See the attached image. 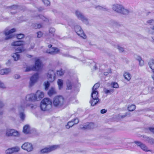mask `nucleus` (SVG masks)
I'll return each mask as SVG.
<instances>
[{
	"instance_id": "obj_1",
	"label": "nucleus",
	"mask_w": 154,
	"mask_h": 154,
	"mask_svg": "<svg viewBox=\"0 0 154 154\" xmlns=\"http://www.w3.org/2000/svg\"><path fill=\"white\" fill-rule=\"evenodd\" d=\"M24 42L23 41H18L13 42L11 45L14 46H19L15 49L16 53H14L12 57L15 61L18 60L20 58V55L18 53H21L24 51V49L23 46Z\"/></svg>"
},
{
	"instance_id": "obj_2",
	"label": "nucleus",
	"mask_w": 154,
	"mask_h": 154,
	"mask_svg": "<svg viewBox=\"0 0 154 154\" xmlns=\"http://www.w3.org/2000/svg\"><path fill=\"white\" fill-rule=\"evenodd\" d=\"M44 96V93L40 90H38L35 94H30L26 95V102H35L40 100Z\"/></svg>"
},
{
	"instance_id": "obj_3",
	"label": "nucleus",
	"mask_w": 154,
	"mask_h": 154,
	"mask_svg": "<svg viewBox=\"0 0 154 154\" xmlns=\"http://www.w3.org/2000/svg\"><path fill=\"white\" fill-rule=\"evenodd\" d=\"M43 66V65L41 61L39 58L36 59L35 61V65L31 67H26L25 72L31 71H39L41 70Z\"/></svg>"
},
{
	"instance_id": "obj_4",
	"label": "nucleus",
	"mask_w": 154,
	"mask_h": 154,
	"mask_svg": "<svg viewBox=\"0 0 154 154\" xmlns=\"http://www.w3.org/2000/svg\"><path fill=\"white\" fill-rule=\"evenodd\" d=\"M52 105V101L50 99L45 98L41 101L40 107L41 110L45 111L49 109V107L51 106Z\"/></svg>"
},
{
	"instance_id": "obj_5",
	"label": "nucleus",
	"mask_w": 154,
	"mask_h": 154,
	"mask_svg": "<svg viewBox=\"0 0 154 154\" xmlns=\"http://www.w3.org/2000/svg\"><path fill=\"white\" fill-rule=\"evenodd\" d=\"M64 99L61 95L55 96L53 99V103L56 107H59L62 106L64 104Z\"/></svg>"
},
{
	"instance_id": "obj_6",
	"label": "nucleus",
	"mask_w": 154,
	"mask_h": 154,
	"mask_svg": "<svg viewBox=\"0 0 154 154\" xmlns=\"http://www.w3.org/2000/svg\"><path fill=\"white\" fill-rule=\"evenodd\" d=\"M113 8L115 11L123 14H127L129 12L128 10L125 9L122 5H114Z\"/></svg>"
},
{
	"instance_id": "obj_7",
	"label": "nucleus",
	"mask_w": 154,
	"mask_h": 154,
	"mask_svg": "<svg viewBox=\"0 0 154 154\" xmlns=\"http://www.w3.org/2000/svg\"><path fill=\"white\" fill-rule=\"evenodd\" d=\"M75 32L77 34L83 39H86L87 36L84 33L81 27L79 26H76L74 27Z\"/></svg>"
},
{
	"instance_id": "obj_8",
	"label": "nucleus",
	"mask_w": 154,
	"mask_h": 154,
	"mask_svg": "<svg viewBox=\"0 0 154 154\" xmlns=\"http://www.w3.org/2000/svg\"><path fill=\"white\" fill-rule=\"evenodd\" d=\"M52 45L51 44L48 45V48H51V50L49 49H47L46 51V53L51 55H54L60 53V50L59 49L55 47H52Z\"/></svg>"
},
{
	"instance_id": "obj_9",
	"label": "nucleus",
	"mask_w": 154,
	"mask_h": 154,
	"mask_svg": "<svg viewBox=\"0 0 154 154\" xmlns=\"http://www.w3.org/2000/svg\"><path fill=\"white\" fill-rule=\"evenodd\" d=\"M6 135L8 137H18L20 134L18 131L14 129H7Z\"/></svg>"
},
{
	"instance_id": "obj_10",
	"label": "nucleus",
	"mask_w": 154,
	"mask_h": 154,
	"mask_svg": "<svg viewBox=\"0 0 154 154\" xmlns=\"http://www.w3.org/2000/svg\"><path fill=\"white\" fill-rule=\"evenodd\" d=\"M57 146L56 145H53L49 146L48 147H45L40 151L41 153H48L54 150L57 149Z\"/></svg>"
},
{
	"instance_id": "obj_11",
	"label": "nucleus",
	"mask_w": 154,
	"mask_h": 154,
	"mask_svg": "<svg viewBox=\"0 0 154 154\" xmlns=\"http://www.w3.org/2000/svg\"><path fill=\"white\" fill-rule=\"evenodd\" d=\"M16 30L14 28H13L9 30H7L5 31L4 34L6 36L5 39L7 40L11 38L13 36L12 33L15 32Z\"/></svg>"
},
{
	"instance_id": "obj_12",
	"label": "nucleus",
	"mask_w": 154,
	"mask_h": 154,
	"mask_svg": "<svg viewBox=\"0 0 154 154\" xmlns=\"http://www.w3.org/2000/svg\"><path fill=\"white\" fill-rule=\"evenodd\" d=\"M134 143L136 144L138 146L140 147L145 152L151 151V150L148 149L147 147L145 144L140 142L134 141Z\"/></svg>"
},
{
	"instance_id": "obj_13",
	"label": "nucleus",
	"mask_w": 154,
	"mask_h": 154,
	"mask_svg": "<svg viewBox=\"0 0 154 154\" xmlns=\"http://www.w3.org/2000/svg\"><path fill=\"white\" fill-rule=\"evenodd\" d=\"M21 147L23 149L28 152L31 151L33 149L32 145L31 143L28 142L24 143L22 145Z\"/></svg>"
},
{
	"instance_id": "obj_14",
	"label": "nucleus",
	"mask_w": 154,
	"mask_h": 154,
	"mask_svg": "<svg viewBox=\"0 0 154 154\" xmlns=\"http://www.w3.org/2000/svg\"><path fill=\"white\" fill-rule=\"evenodd\" d=\"M39 78L38 74L36 73L34 74L30 78L29 85L32 86L38 80Z\"/></svg>"
},
{
	"instance_id": "obj_15",
	"label": "nucleus",
	"mask_w": 154,
	"mask_h": 154,
	"mask_svg": "<svg viewBox=\"0 0 154 154\" xmlns=\"http://www.w3.org/2000/svg\"><path fill=\"white\" fill-rule=\"evenodd\" d=\"M20 150V148L18 147H14L9 148L6 150V153L7 154H11L14 152H16L19 151Z\"/></svg>"
},
{
	"instance_id": "obj_16",
	"label": "nucleus",
	"mask_w": 154,
	"mask_h": 154,
	"mask_svg": "<svg viewBox=\"0 0 154 154\" xmlns=\"http://www.w3.org/2000/svg\"><path fill=\"white\" fill-rule=\"evenodd\" d=\"M75 13L78 18L81 20L82 21L85 22L88 21L87 19L78 11H76Z\"/></svg>"
},
{
	"instance_id": "obj_17",
	"label": "nucleus",
	"mask_w": 154,
	"mask_h": 154,
	"mask_svg": "<svg viewBox=\"0 0 154 154\" xmlns=\"http://www.w3.org/2000/svg\"><path fill=\"white\" fill-rule=\"evenodd\" d=\"M91 97L92 98V99L90 101V103H91V106H94L96 105L99 101V99H97V97L95 96L91 95Z\"/></svg>"
},
{
	"instance_id": "obj_18",
	"label": "nucleus",
	"mask_w": 154,
	"mask_h": 154,
	"mask_svg": "<svg viewBox=\"0 0 154 154\" xmlns=\"http://www.w3.org/2000/svg\"><path fill=\"white\" fill-rule=\"evenodd\" d=\"M26 103V102H25L23 104L21 105L20 107L21 109L23 110L25 108L29 107H30L31 109H33L35 106L32 104Z\"/></svg>"
},
{
	"instance_id": "obj_19",
	"label": "nucleus",
	"mask_w": 154,
	"mask_h": 154,
	"mask_svg": "<svg viewBox=\"0 0 154 154\" xmlns=\"http://www.w3.org/2000/svg\"><path fill=\"white\" fill-rule=\"evenodd\" d=\"M34 17L36 19H42L43 21L46 22H48L49 21V20L48 18L44 16L41 15L39 14L37 15H35Z\"/></svg>"
},
{
	"instance_id": "obj_20",
	"label": "nucleus",
	"mask_w": 154,
	"mask_h": 154,
	"mask_svg": "<svg viewBox=\"0 0 154 154\" xmlns=\"http://www.w3.org/2000/svg\"><path fill=\"white\" fill-rule=\"evenodd\" d=\"M100 84L99 83H96L93 86L92 88V91L91 94L93 95L94 94H97V89L99 87Z\"/></svg>"
},
{
	"instance_id": "obj_21",
	"label": "nucleus",
	"mask_w": 154,
	"mask_h": 154,
	"mask_svg": "<svg viewBox=\"0 0 154 154\" xmlns=\"http://www.w3.org/2000/svg\"><path fill=\"white\" fill-rule=\"evenodd\" d=\"M48 94L49 96H51L56 94H57V92L54 88L51 87L48 91Z\"/></svg>"
},
{
	"instance_id": "obj_22",
	"label": "nucleus",
	"mask_w": 154,
	"mask_h": 154,
	"mask_svg": "<svg viewBox=\"0 0 154 154\" xmlns=\"http://www.w3.org/2000/svg\"><path fill=\"white\" fill-rule=\"evenodd\" d=\"M148 65L154 73V59H151L148 63Z\"/></svg>"
},
{
	"instance_id": "obj_23",
	"label": "nucleus",
	"mask_w": 154,
	"mask_h": 154,
	"mask_svg": "<svg viewBox=\"0 0 154 154\" xmlns=\"http://www.w3.org/2000/svg\"><path fill=\"white\" fill-rule=\"evenodd\" d=\"M23 131L26 134L29 133L30 131V127L28 125H26L24 126L23 128Z\"/></svg>"
},
{
	"instance_id": "obj_24",
	"label": "nucleus",
	"mask_w": 154,
	"mask_h": 154,
	"mask_svg": "<svg viewBox=\"0 0 154 154\" xmlns=\"http://www.w3.org/2000/svg\"><path fill=\"white\" fill-rule=\"evenodd\" d=\"M11 71L10 69H1L0 70V74L4 75L8 74Z\"/></svg>"
},
{
	"instance_id": "obj_25",
	"label": "nucleus",
	"mask_w": 154,
	"mask_h": 154,
	"mask_svg": "<svg viewBox=\"0 0 154 154\" xmlns=\"http://www.w3.org/2000/svg\"><path fill=\"white\" fill-rule=\"evenodd\" d=\"M124 76L125 79L128 81H129L131 79V75L128 72H125L124 74Z\"/></svg>"
},
{
	"instance_id": "obj_26",
	"label": "nucleus",
	"mask_w": 154,
	"mask_h": 154,
	"mask_svg": "<svg viewBox=\"0 0 154 154\" xmlns=\"http://www.w3.org/2000/svg\"><path fill=\"white\" fill-rule=\"evenodd\" d=\"M67 88L68 90L71 89L72 88V82L68 80L66 82Z\"/></svg>"
},
{
	"instance_id": "obj_27",
	"label": "nucleus",
	"mask_w": 154,
	"mask_h": 154,
	"mask_svg": "<svg viewBox=\"0 0 154 154\" xmlns=\"http://www.w3.org/2000/svg\"><path fill=\"white\" fill-rule=\"evenodd\" d=\"M136 106L134 104H131L129 105L128 107V109L129 111H133L136 109Z\"/></svg>"
},
{
	"instance_id": "obj_28",
	"label": "nucleus",
	"mask_w": 154,
	"mask_h": 154,
	"mask_svg": "<svg viewBox=\"0 0 154 154\" xmlns=\"http://www.w3.org/2000/svg\"><path fill=\"white\" fill-rule=\"evenodd\" d=\"M57 84L58 85L59 88L60 89L63 88V81L61 79H58L57 82Z\"/></svg>"
},
{
	"instance_id": "obj_29",
	"label": "nucleus",
	"mask_w": 154,
	"mask_h": 154,
	"mask_svg": "<svg viewBox=\"0 0 154 154\" xmlns=\"http://www.w3.org/2000/svg\"><path fill=\"white\" fill-rule=\"evenodd\" d=\"M33 27L35 29H39L42 27V25L40 23H35L33 25Z\"/></svg>"
},
{
	"instance_id": "obj_30",
	"label": "nucleus",
	"mask_w": 154,
	"mask_h": 154,
	"mask_svg": "<svg viewBox=\"0 0 154 154\" xmlns=\"http://www.w3.org/2000/svg\"><path fill=\"white\" fill-rule=\"evenodd\" d=\"M74 125V122L71 121L68 122L66 126V127L67 129H69L70 128L72 127Z\"/></svg>"
},
{
	"instance_id": "obj_31",
	"label": "nucleus",
	"mask_w": 154,
	"mask_h": 154,
	"mask_svg": "<svg viewBox=\"0 0 154 154\" xmlns=\"http://www.w3.org/2000/svg\"><path fill=\"white\" fill-rule=\"evenodd\" d=\"M103 91L106 94L112 93L114 92L113 89H111L110 90H108L106 88L104 89H103Z\"/></svg>"
},
{
	"instance_id": "obj_32",
	"label": "nucleus",
	"mask_w": 154,
	"mask_h": 154,
	"mask_svg": "<svg viewBox=\"0 0 154 154\" xmlns=\"http://www.w3.org/2000/svg\"><path fill=\"white\" fill-rule=\"evenodd\" d=\"M137 60L138 61L139 65L140 66H142L143 65L144 61L143 60H142L141 57L140 56H138Z\"/></svg>"
},
{
	"instance_id": "obj_33",
	"label": "nucleus",
	"mask_w": 154,
	"mask_h": 154,
	"mask_svg": "<svg viewBox=\"0 0 154 154\" xmlns=\"http://www.w3.org/2000/svg\"><path fill=\"white\" fill-rule=\"evenodd\" d=\"M44 85L45 86V90H48L50 85L49 83L47 81L46 82H44Z\"/></svg>"
},
{
	"instance_id": "obj_34",
	"label": "nucleus",
	"mask_w": 154,
	"mask_h": 154,
	"mask_svg": "<svg viewBox=\"0 0 154 154\" xmlns=\"http://www.w3.org/2000/svg\"><path fill=\"white\" fill-rule=\"evenodd\" d=\"M42 2L46 6H49L50 5V2L49 0H42Z\"/></svg>"
},
{
	"instance_id": "obj_35",
	"label": "nucleus",
	"mask_w": 154,
	"mask_h": 154,
	"mask_svg": "<svg viewBox=\"0 0 154 154\" xmlns=\"http://www.w3.org/2000/svg\"><path fill=\"white\" fill-rule=\"evenodd\" d=\"M24 37V35L23 34H19L16 35L17 38L18 39H21L23 38Z\"/></svg>"
},
{
	"instance_id": "obj_36",
	"label": "nucleus",
	"mask_w": 154,
	"mask_h": 154,
	"mask_svg": "<svg viewBox=\"0 0 154 154\" xmlns=\"http://www.w3.org/2000/svg\"><path fill=\"white\" fill-rule=\"evenodd\" d=\"M111 85H112V87L113 88H117L119 87L118 84L116 82H112Z\"/></svg>"
},
{
	"instance_id": "obj_37",
	"label": "nucleus",
	"mask_w": 154,
	"mask_h": 154,
	"mask_svg": "<svg viewBox=\"0 0 154 154\" xmlns=\"http://www.w3.org/2000/svg\"><path fill=\"white\" fill-rule=\"evenodd\" d=\"M147 140L148 143H150L151 144H152L154 143V140L153 139L148 137L147 138Z\"/></svg>"
},
{
	"instance_id": "obj_38",
	"label": "nucleus",
	"mask_w": 154,
	"mask_h": 154,
	"mask_svg": "<svg viewBox=\"0 0 154 154\" xmlns=\"http://www.w3.org/2000/svg\"><path fill=\"white\" fill-rule=\"evenodd\" d=\"M37 37L38 38H40L43 35V33L41 31H38L37 32Z\"/></svg>"
},
{
	"instance_id": "obj_39",
	"label": "nucleus",
	"mask_w": 154,
	"mask_h": 154,
	"mask_svg": "<svg viewBox=\"0 0 154 154\" xmlns=\"http://www.w3.org/2000/svg\"><path fill=\"white\" fill-rule=\"evenodd\" d=\"M112 72L111 69L109 68L108 70V72H105L104 75H107L111 73Z\"/></svg>"
},
{
	"instance_id": "obj_40",
	"label": "nucleus",
	"mask_w": 154,
	"mask_h": 154,
	"mask_svg": "<svg viewBox=\"0 0 154 154\" xmlns=\"http://www.w3.org/2000/svg\"><path fill=\"white\" fill-rule=\"evenodd\" d=\"M57 74L60 76H61L64 74V72L62 70H59L57 71Z\"/></svg>"
},
{
	"instance_id": "obj_41",
	"label": "nucleus",
	"mask_w": 154,
	"mask_h": 154,
	"mask_svg": "<svg viewBox=\"0 0 154 154\" xmlns=\"http://www.w3.org/2000/svg\"><path fill=\"white\" fill-rule=\"evenodd\" d=\"M72 122H74V125L77 124L79 122V120L78 119L76 118L72 120Z\"/></svg>"
},
{
	"instance_id": "obj_42",
	"label": "nucleus",
	"mask_w": 154,
	"mask_h": 154,
	"mask_svg": "<svg viewBox=\"0 0 154 154\" xmlns=\"http://www.w3.org/2000/svg\"><path fill=\"white\" fill-rule=\"evenodd\" d=\"M21 119L23 120L25 118V115L23 112H21L20 114Z\"/></svg>"
},
{
	"instance_id": "obj_43",
	"label": "nucleus",
	"mask_w": 154,
	"mask_h": 154,
	"mask_svg": "<svg viewBox=\"0 0 154 154\" xmlns=\"http://www.w3.org/2000/svg\"><path fill=\"white\" fill-rule=\"evenodd\" d=\"M118 49L120 52H123L124 51L123 48L119 46H118Z\"/></svg>"
},
{
	"instance_id": "obj_44",
	"label": "nucleus",
	"mask_w": 154,
	"mask_h": 154,
	"mask_svg": "<svg viewBox=\"0 0 154 154\" xmlns=\"http://www.w3.org/2000/svg\"><path fill=\"white\" fill-rule=\"evenodd\" d=\"M148 129L151 132L154 134V128L149 127Z\"/></svg>"
},
{
	"instance_id": "obj_45",
	"label": "nucleus",
	"mask_w": 154,
	"mask_h": 154,
	"mask_svg": "<svg viewBox=\"0 0 154 154\" xmlns=\"http://www.w3.org/2000/svg\"><path fill=\"white\" fill-rule=\"evenodd\" d=\"M0 88H5V86L3 83L0 81Z\"/></svg>"
},
{
	"instance_id": "obj_46",
	"label": "nucleus",
	"mask_w": 154,
	"mask_h": 154,
	"mask_svg": "<svg viewBox=\"0 0 154 154\" xmlns=\"http://www.w3.org/2000/svg\"><path fill=\"white\" fill-rule=\"evenodd\" d=\"M107 112V110L105 109H103L100 110V113L101 114H103L106 113Z\"/></svg>"
},
{
	"instance_id": "obj_47",
	"label": "nucleus",
	"mask_w": 154,
	"mask_h": 154,
	"mask_svg": "<svg viewBox=\"0 0 154 154\" xmlns=\"http://www.w3.org/2000/svg\"><path fill=\"white\" fill-rule=\"evenodd\" d=\"M147 23L150 24H151L152 23H154V20L153 19L149 20L147 22Z\"/></svg>"
},
{
	"instance_id": "obj_48",
	"label": "nucleus",
	"mask_w": 154,
	"mask_h": 154,
	"mask_svg": "<svg viewBox=\"0 0 154 154\" xmlns=\"http://www.w3.org/2000/svg\"><path fill=\"white\" fill-rule=\"evenodd\" d=\"M4 106V104H3L2 101H0V108L3 107Z\"/></svg>"
},
{
	"instance_id": "obj_49",
	"label": "nucleus",
	"mask_w": 154,
	"mask_h": 154,
	"mask_svg": "<svg viewBox=\"0 0 154 154\" xmlns=\"http://www.w3.org/2000/svg\"><path fill=\"white\" fill-rule=\"evenodd\" d=\"M97 95L96 94H93V96H95H95H96L97 97V99H99L98 98V93L97 91Z\"/></svg>"
},
{
	"instance_id": "obj_50",
	"label": "nucleus",
	"mask_w": 154,
	"mask_h": 154,
	"mask_svg": "<svg viewBox=\"0 0 154 154\" xmlns=\"http://www.w3.org/2000/svg\"><path fill=\"white\" fill-rule=\"evenodd\" d=\"M14 78L16 79H18L20 78V76L17 75H16L14 76Z\"/></svg>"
},
{
	"instance_id": "obj_51",
	"label": "nucleus",
	"mask_w": 154,
	"mask_h": 154,
	"mask_svg": "<svg viewBox=\"0 0 154 154\" xmlns=\"http://www.w3.org/2000/svg\"><path fill=\"white\" fill-rule=\"evenodd\" d=\"M34 47V45H31L30 47V48L32 49Z\"/></svg>"
},
{
	"instance_id": "obj_52",
	"label": "nucleus",
	"mask_w": 154,
	"mask_h": 154,
	"mask_svg": "<svg viewBox=\"0 0 154 154\" xmlns=\"http://www.w3.org/2000/svg\"><path fill=\"white\" fill-rule=\"evenodd\" d=\"M32 57V55H27V57L29 58H31Z\"/></svg>"
},
{
	"instance_id": "obj_53",
	"label": "nucleus",
	"mask_w": 154,
	"mask_h": 154,
	"mask_svg": "<svg viewBox=\"0 0 154 154\" xmlns=\"http://www.w3.org/2000/svg\"><path fill=\"white\" fill-rule=\"evenodd\" d=\"M73 99V98H70L69 100V102H70V101L72 100V99Z\"/></svg>"
},
{
	"instance_id": "obj_54",
	"label": "nucleus",
	"mask_w": 154,
	"mask_h": 154,
	"mask_svg": "<svg viewBox=\"0 0 154 154\" xmlns=\"http://www.w3.org/2000/svg\"><path fill=\"white\" fill-rule=\"evenodd\" d=\"M152 78L153 80L154 81V75H153L152 76Z\"/></svg>"
},
{
	"instance_id": "obj_55",
	"label": "nucleus",
	"mask_w": 154,
	"mask_h": 154,
	"mask_svg": "<svg viewBox=\"0 0 154 154\" xmlns=\"http://www.w3.org/2000/svg\"><path fill=\"white\" fill-rule=\"evenodd\" d=\"M152 30H154V26H153V27H152Z\"/></svg>"
},
{
	"instance_id": "obj_56",
	"label": "nucleus",
	"mask_w": 154,
	"mask_h": 154,
	"mask_svg": "<svg viewBox=\"0 0 154 154\" xmlns=\"http://www.w3.org/2000/svg\"><path fill=\"white\" fill-rule=\"evenodd\" d=\"M3 114V112H0V115H2Z\"/></svg>"
},
{
	"instance_id": "obj_57",
	"label": "nucleus",
	"mask_w": 154,
	"mask_h": 154,
	"mask_svg": "<svg viewBox=\"0 0 154 154\" xmlns=\"http://www.w3.org/2000/svg\"><path fill=\"white\" fill-rule=\"evenodd\" d=\"M152 90H153V89H154V87H152Z\"/></svg>"
}]
</instances>
